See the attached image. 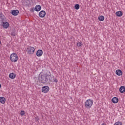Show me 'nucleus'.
Segmentation results:
<instances>
[{"label": "nucleus", "instance_id": "obj_5", "mask_svg": "<svg viewBox=\"0 0 125 125\" xmlns=\"http://www.w3.org/2000/svg\"><path fill=\"white\" fill-rule=\"evenodd\" d=\"M27 52L28 54H34L35 52V48L34 47L29 46L27 48Z\"/></svg>", "mask_w": 125, "mask_h": 125}, {"label": "nucleus", "instance_id": "obj_7", "mask_svg": "<svg viewBox=\"0 0 125 125\" xmlns=\"http://www.w3.org/2000/svg\"><path fill=\"white\" fill-rule=\"evenodd\" d=\"M39 15L41 18H43L46 15V12L45 11L42 10L39 12Z\"/></svg>", "mask_w": 125, "mask_h": 125}, {"label": "nucleus", "instance_id": "obj_4", "mask_svg": "<svg viewBox=\"0 0 125 125\" xmlns=\"http://www.w3.org/2000/svg\"><path fill=\"white\" fill-rule=\"evenodd\" d=\"M10 59L12 62H16L18 60V56L16 53H13L11 54Z\"/></svg>", "mask_w": 125, "mask_h": 125}, {"label": "nucleus", "instance_id": "obj_2", "mask_svg": "<svg viewBox=\"0 0 125 125\" xmlns=\"http://www.w3.org/2000/svg\"><path fill=\"white\" fill-rule=\"evenodd\" d=\"M6 18L2 13H0V27H3L4 29H7L9 27V23L6 21Z\"/></svg>", "mask_w": 125, "mask_h": 125}, {"label": "nucleus", "instance_id": "obj_19", "mask_svg": "<svg viewBox=\"0 0 125 125\" xmlns=\"http://www.w3.org/2000/svg\"><path fill=\"white\" fill-rule=\"evenodd\" d=\"M74 8L76 10H79V9H80V5L79 4H75L74 6Z\"/></svg>", "mask_w": 125, "mask_h": 125}, {"label": "nucleus", "instance_id": "obj_11", "mask_svg": "<svg viewBox=\"0 0 125 125\" xmlns=\"http://www.w3.org/2000/svg\"><path fill=\"white\" fill-rule=\"evenodd\" d=\"M111 101L113 103H118V102H119V98L114 97L112 99Z\"/></svg>", "mask_w": 125, "mask_h": 125}, {"label": "nucleus", "instance_id": "obj_10", "mask_svg": "<svg viewBox=\"0 0 125 125\" xmlns=\"http://www.w3.org/2000/svg\"><path fill=\"white\" fill-rule=\"evenodd\" d=\"M119 92H120V93H124V92H125V86H121L119 88Z\"/></svg>", "mask_w": 125, "mask_h": 125}, {"label": "nucleus", "instance_id": "obj_13", "mask_svg": "<svg viewBox=\"0 0 125 125\" xmlns=\"http://www.w3.org/2000/svg\"><path fill=\"white\" fill-rule=\"evenodd\" d=\"M115 73L117 76H122V75H123V72L120 69H117Z\"/></svg>", "mask_w": 125, "mask_h": 125}, {"label": "nucleus", "instance_id": "obj_28", "mask_svg": "<svg viewBox=\"0 0 125 125\" xmlns=\"http://www.w3.org/2000/svg\"><path fill=\"white\" fill-rule=\"evenodd\" d=\"M1 44V41L0 40V45Z\"/></svg>", "mask_w": 125, "mask_h": 125}, {"label": "nucleus", "instance_id": "obj_26", "mask_svg": "<svg viewBox=\"0 0 125 125\" xmlns=\"http://www.w3.org/2000/svg\"><path fill=\"white\" fill-rule=\"evenodd\" d=\"M101 125H107L105 123H103Z\"/></svg>", "mask_w": 125, "mask_h": 125}, {"label": "nucleus", "instance_id": "obj_16", "mask_svg": "<svg viewBox=\"0 0 125 125\" xmlns=\"http://www.w3.org/2000/svg\"><path fill=\"white\" fill-rule=\"evenodd\" d=\"M16 77V75H15V74H14V73H10L9 75V77L10 78V79H15V77Z\"/></svg>", "mask_w": 125, "mask_h": 125}, {"label": "nucleus", "instance_id": "obj_18", "mask_svg": "<svg viewBox=\"0 0 125 125\" xmlns=\"http://www.w3.org/2000/svg\"><path fill=\"white\" fill-rule=\"evenodd\" d=\"M11 36H12L13 37H15V36H16V31H15V29L12 30L11 33Z\"/></svg>", "mask_w": 125, "mask_h": 125}, {"label": "nucleus", "instance_id": "obj_15", "mask_svg": "<svg viewBox=\"0 0 125 125\" xmlns=\"http://www.w3.org/2000/svg\"><path fill=\"white\" fill-rule=\"evenodd\" d=\"M5 101H6V99L3 97H0V102L2 104H4L5 103Z\"/></svg>", "mask_w": 125, "mask_h": 125}, {"label": "nucleus", "instance_id": "obj_1", "mask_svg": "<svg viewBox=\"0 0 125 125\" xmlns=\"http://www.w3.org/2000/svg\"><path fill=\"white\" fill-rule=\"evenodd\" d=\"M42 71L40 72L38 76V80L40 83L42 84H46L47 83L52 82V78L51 77V74H42Z\"/></svg>", "mask_w": 125, "mask_h": 125}, {"label": "nucleus", "instance_id": "obj_6", "mask_svg": "<svg viewBox=\"0 0 125 125\" xmlns=\"http://www.w3.org/2000/svg\"><path fill=\"white\" fill-rule=\"evenodd\" d=\"M41 90L44 93H47L49 91V87L48 86H44L42 88Z\"/></svg>", "mask_w": 125, "mask_h": 125}, {"label": "nucleus", "instance_id": "obj_14", "mask_svg": "<svg viewBox=\"0 0 125 125\" xmlns=\"http://www.w3.org/2000/svg\"><path fill=\"white\" fill-rule=\"evenodd\" d=\"M115 14L118 17H121V16H123V12L122 11H118L116 12Z\"/></svg>", "mask_w": 125, "mask_h": 125}, {"label": "nucleus", "instance_id": "obj_20", "mask_svg": "<svg viewBox=\"0 0 125 125\" xmlns=\"http://www.w3.org/2000/svg\"><path fill=\"white\" fill-rule=\"evenodd\" d=\"M82 45H83V43H82V42H79L77 43V46H78V47H80L82 46Z\"/></svg>", "mask_w": 125, "mask_h": 125}, {"label": "nucleus", "instance_id": "obj_3", "mask_svg": "<svg viewBox=\"0 0 125 125\" xmlns=\"http://www.w3.org/2000/svg\"><path fill=\"white\" fill-rule=\"evenodd\" d=\"M93 105V101L91 99L87 100L85 102V108L86 109H90Z\"/></svg>", "mask_w": 125, "mask_h": 125}, {"label": "nucleus", "instance_id": "obj_21", "mask_svg": "<svg viewBox=\"0 0 125 125\" xmlns=\"http://www.w3.org/2000/svg\"><path fill=\"white\" fill-rule=\"evenodd\" d=\"M35 122H39L40 121V118H39V116H36L35 117Z\"/></svg>", "mask_w": 125, "mask_h": 125}, {"label": "nucleus", "instance_id": "obj_22", "mask_svg": "<svg viewBox=\"0 0 125 125\" xmlns=\"http://www.w3.org/2000/svg\"><path fill=\"white\" fill-rule=\"evenodd\" d=\"M20 115H21V116H24V115H25V111L21 110L20 113Z\"/></svg>", "mask_w": 125, "mask_h": 125}, {"label": "nucleus", "instance_id": "obj_8", "mask_svg": "<svg viewBox=\"0 0 125 125\" xmlns=\"http://www.w3.org/2000/svg\"><path fill=\"white\" fill-rule=\"evenodd\" d=\"M43 54V51L42 50H38L36 52V55L38 57L42 56Z\"/></svg>", "mask_w": 125, "mask_h": 125}, {"label": "nucleus", "instance_id": "obj_27", "mask_svg": "<svg viewBox=\"0 0 125 125\" xmlns=\"http://www.w3.org/2000/svg\"><path fill=\"white\" fill-rule=\"evenodd\" d=\"M0 88H1V84L0 83Z\"/></svg>", "mask_w": 125, "mask_h": 125}, {"label": "nucleus", "instance_id": "obj_17", "mask_svg": "<svg viewBox=\"0 0 125 125\" xmlns=\"http://www.w3.org/2000/svg\"><path fill=\"white\" fill-rule=\"evenodd\" d=\"M98 19L99 21H104L105 19V17L104 16L101 15L98 17Z\"/></svg>", "mask_w": 125, "mask_h": 125}, {"label": "nucleus", "instance_id": "obj_25", "mask_svg": "<svg viewBox=\"0 0 125 125\" xmlns=\"http://www.w3.org/2000/svg\"><path fill=\"white\" fill-rule=\"evenodd\" d=\"M31 12H34L35 11V9H34V8H32L30 10Z\"/></svg>", "mask_w": 125, "mask_h": 125}, {"label": "nucleus", "instance_id": "obj_12", "mask_svg": "<svg viewBox=\"0 0 125 125\" xmlns=\"http://www.w3.org/2000/svg\"><path fill=\"white\" fill-rule=\"evenodd\" d=\"M41 9H42V7H41V5H36L34 8V10L37 12L40 11Z\"/></svg>", "mask_w": 125, "mask_h": 125}, {"label": "nucleus", "instance_id": "obj_23", "mask_svg": "<svg viewBox=\"0 0 125 125\" xmlns=\"http://www.w3.org/2000/svg\"><path fill=\"white\" fill-rule=\"evenodd\" d=\"M29 4H30V1L29 0L27 1L26 5L29 6Z\"/></svg>", "mask_w": 125, "mask_h": 125}, {"label": "nucleus", "instance_id": "obj_24", "mask_svg": "<svg viewBox=\"0 0 125 125\" xmlns=\"http://www.w3.org/2000/svg\"><path fill=\"white\" fill-rule=\"evenodd\" d=\"M54 82L55 83H58V80H57V79L55 78V79H54Z\"/></svg>", "mask_w": 125, "mask_h": 125}, {"label": "nucleus", "instance_id": "obj_9", "mask_svg": "<svg viewBox=\"0 0 125 125\" xmlns=\"http://www.w3.org/2000/svg\"><path fill=\"white\" fill-rule=\"evenodd\" d=\"M19 13V11L18 10H13L11 12V14L13 15L14 16H16V15H18Z\"/></svg>", "mask_w": 125, "mask_h": 125}]
</instances>
